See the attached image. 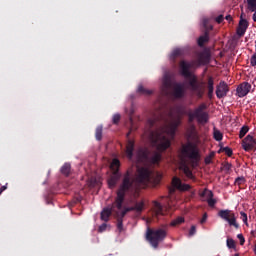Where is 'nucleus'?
I'll return each mask as SVG.
<instances>
[{"instance_id":"f257e3e1","label":"nucleus","mask_w":256,"mask_h":256,"mask_svg":"<svg viewBox=\"0 0 256 256\" xmlns=\"http://www.w3.org/2000/svg\"><path fill=\"white\" fill-rule=\"evenodd\" d=\"M159 119L163 121L162 127L155 131L148 130L144 133V137L150 141L152 147H154L157 152L149 158V156H147V150H138L136 155V177L133 178V172L131 170L126 172L122 185L117 192L116 201L113 203L112 207H106L101 212L102 221H109L111 213H116L118 217L127 215L129 211L141 213V211L145 209V203L143 201L136 203L134 207L123 208L125 195L129 194L137 197L140 189H145V187H149V185L152 187L159 185L161 174L154 171L152 165H157V163L161 161V153L171 147V141H173L175 137V131H177V127L181 125V114H169L167 118L163 115L154 117L148 120L149 127H153Z\"/></svg>"},{"instance_id":"f03ea898","label":"nucleus","mask_w":256,"mask_h":256,"mask_svg":"<svg viewBox=\"0 0 256 256\" xmlns=\"http://www.w3.org/2000/svg\"><path fill=\"white\" fill-rule=\"evenodd\" d=\"M187 143L183 144L179 150V169L183 171L188 179H195L193 172H191L190 167H197L199 159H201V154L199 153V145L201 141L197 135V130L195 126H191L187 130Z\"/></svg>"},{"instance_id":"7ed1b4c3","label":"nucleus","mask_w":256,"mask_h":256,"mask_svg":"<svg viewBox=\"0 0 256 256\" xmlns=\"http://www.w3.org/2000/svg\"><path fill=\"white\" fill-rule=\"evenodd\" d=\"M203 61L199 60L187 62L185 60H182L180 62V72L185 79H187L190 90L195 93L199 98L203 97V93H205V84L203 82L197 81V77L191 73V69H195V67H199V65H202Z\"/></svg>"},{"instance_id":"20e7f679","label":"nucleus","mask_w":256,"mask_h":256,"mask_svg":"<svg viewBox=\"0 0 256 256\" xmlns=\"http://www.w3.org/2000/svg\"><path fill=\"white\" fill-rule=\"evenodd\" d=\"M161 93L162 95L171 93L174 99H181L185 97V84L173 83L171 74L166 73L162 79Z\"/></svg>"},{"instance_id":"39448f33","label":"nucleus","mask_w":256,"mask_h":256,"mask_svg":"<svg viewBox=\"0 0 256 256\" xmlns=\"http://www.w3.org/2000/svg\"><path fill=\"white\" fill-rule=\"evenodd\" d=\"M167 237V232L163 229H157L153 230L151 228L147 229L146 232V239L149 241V243L154 247V249H157L159 247V243L163 241Z\"/></svg>"},{"instance_id":"423d86ee","label":"nucleus","mask_w":256,"mask_h":256,"mask_svg":"<svg viewBox=\"0 0 256 256\" xmlns=\"http://www.w3.org/2000/svg\"><path fill=\"white\" fill-rule=\"evenodd\" d=\"M218 217H221L223 221H226L230 227H234L235 229H239V223H237V216L235 212L232 210H220L218 212Z\"/></svg>"},{"instance_id":"0eeeda50","label":"nucleus","mask_w":256,"mask_h":256,"mask_svg":"<svg viewBox=\"0 0 256 256\" xmlns=\"http://www.w3.org/2000/svg\"><path fill=\"white\" fill-rule=\"evenodd\" d=\"M120 165L121 162H119L118 159H113L112 163L110 164V169L112 171V176L110 177V179H108V187H110V189H113V187L117 185V181H119V177H121V175L119 174Z\"/></svg>"},{"instance_id":"6e6552de","label":"nucleus","mask_w":256,"mask_h":256,"mask_svg":"<svg viewBox=\"0 0 256 256\" xmlns=\"http://www.w3.org/2000/svg\"><path fill=\"white\" fill-rule=\"evenodd\" d=\"M207 106L205 104H201L194 112L189 114L190 120L197 119L199 123H207L209 116L205 111Z\"/></svg>"},{"instance_id":"1a4fd4ad","label":"nucleus","mask_w":256,"mask_h":256,"mask_svg":"<svg viewBox=\"0 0 256 256\" xmlns=\"http://www.w3.org/2000/svg\"><path fill=\"white\" fill-rule=\"evenodd\" d=\"M175 189H178V191H189V189H191V186L188 184H182L181 179L174 177L172 179V188H170V195H173V193H175Z\"/></svg>"},{"instance_id":"9d476101","label":"nucleus","mask_w":256,"mask_h":256,"mask_svg":"<svg viewBox=\"0 0 256 256\" xmlns=\"http://www.w3.org/2000/svg\"><path fill=\"white\" fill-rule=\"evenodd\" d=\"M242 147L246 151H255L256 149V140L255 137L251 134L247 135L242 141Z\"/></svg>"},{"instance_id":"9b49d317","label":"nucleus","mask_w":256,"mask_h":256,"mask_svg":"<svg viewBox=\"0 0 256 256\" xmlns=\"http://www.w3.org/2000/svg\"><path fill=\"white\" fill-rule=\"evenodd\" d=\"M200 197L202 201H207L209 207H215V203H217V200L213 198V192L209 189H204L202 192H200Z\"/></svg>"},{"instance_id":"f8f14e48","label":"nucleus","mask_w":256,"mask_h":256,"mask_svg":"<svg viewBox=\"0 0 256 256\" xmlns=\"http://www.w3.org/2000/svg\"><path fill=\"white\" fill-rule=\"evenodd\" d=\"M249 28V22L243 17L240 18L236 33L238 37H243Z\"/></svg>"},{"instance_id":"ddd939ff","label":"nucleus","mask_w":256,"mask_h":256,"mask_svg":"<svg viewBox=\"0 0 256 256\" xmlns=\"http://www.w3.org/2000/svg\"><path fill=\"white\" fill-rule=\"evenodd\" d=\"M249 91H251V84L243 82L237 87L236 93L238 97H246V95H249Z\"/></svg>"},{"instance_id":"4468645a","label":"nucleus","mask_w":256,"mask_h":256,"mask_svg":"<svg viewBox=\"0 0 256 256\" xmlns=\"http://www.w3.org/2000/svg\"><path fill=\"white\" fill-rule=\"evenodd\" d=\"M229 91V87L227 86V84L225 82H221L216 90V95L219 99L225 97V95H227V92Z\"/></svg>"},{"instance_id":"2eb2a0df","label":"nucleus","mask_w":256,"mask_h":256,"mask_svg":"<svg viewBox=\"0 0 256 256\" xmlns=\"http://www.w3.org/2000/svg\"><path fill=\"white\" fill-rule=\"evenodd\" d=\"M135 148V142L133 140H128L126 145V155L128 159H133V149Z\"/></svg>"},{"instance_id":"dca6fc26","label":"nucleus","mask_w":256,"mask_h":256,"mask_svg":"<svg viewBox=\"0 0 256 256\" xmlns=\"http://www.w3.org/2000/svg\"><path fill=\"white\" fill-rule=\"evenodd\" d=\"M153 213L156 215V217H159V215H165V211H163V206L157 201H154L153 204Z\"/></svg>"},{"instance_id":"f3484780","label":"nucleus","mask_w":256,"mask_h":256,"mask_svg":"<svg viewBox=\"0 0 256 256\" xmlns=\"http://www.w3.org/2000/svg\"><path fill=\"white\" fill-rule=\"evenodd\" d=\"M209 41V34H205L203 36H200L198 39V45L200 47H203L205 45V43H207Z\"/></svg>"},{"instance_id":"a211bd4d","label":"nucleus","mask_w":256,"mask_h":256,"mask_svg":"<svg viewBox=\"0 0 256 256\" xmlns=\"http://www.w3.org/2000/svg\"><path fill=\"white\" fill-rule=\"evenodd\" d=\"M213 135L215 141H222L223 140V133L221 131L217 130V128H214Z\"/></svg>"},{"instance_id":"6ab92c4d","label":"nucleus","mask_w":256,"mask_h":256,"mask_svg":"<svg viewBox=\"0 0 256 256\" xmlns=\"http://www.w3.org/2000/svg\"><path fill=\"white\" fill-rule=\"evenodd\" d=\"M181 223H185V218L179 216L175 220L171 222V227H177V225H181Z\"/></svg>"},{"instance_id":"aec40b11","label":"nucleus","mask_w":256,"mask_h":256,"mask_svg":"<svg viewBox=\"0 0 256 256\" xmlns=\"http://www.w3.org/2000/svg\"><path fill=\"white\" fill-rule=\"evenodd\" d=\"M70 171H71V164L69 163L64 164L61 168V173L63 175H69Z\"/></svg>"},{"instance_id":"412c9836","label":"nucleus","mask_w":256,"mask_h":256,"mask_svg":"<svg viewBox=\"0 0 256 256\" xmlns=\"http://www.w3.org/2000/svg\"><path fill=\"white\" fill-rule=\"evenodd\" d=\"M226 243H227L228 249H234V250L237 249V244L235 243V240H233V238H228Z\"/></svg>"},{"instance_id":"4be33fe9","label":"nucleus","mask_w":256,"mask_h":256,"mask_svg":"<svg viewBox=\"0 0 256 256\" xmlns=\"http://www.w3.org/2000/svg\"><path fill=\"white\" fill-rule=\"evenodd\" d=\"M249 11H256V0H246Z\"/></svg>"},{"instance_id":"5701e85b","label":"nucleus","mask_w":256,"mask_h":256,"mask_svg":"<svg viewBox=\"0 0 256 256\" xmlns=\"http://www.w3.org/2000/svg\"><path fill=\"white\" fill-rule=\"evenodd\" d=\"M214 87H213V79L209 78L208 80V95L211 97L213 95Z\"/></svg>"},{"instance_id":"b1692460","label":"nucleus","mask_w":256,"mask_h":256,"mask_svg":"<svg viewBox=\"0 0 256 256\" xmlns=\"http://www.w3.org/2000/svg\"><path fill=\"white\" fill-rule=\"evenodd\" d=\"M102 137H103V127L99 126L96 129V139H97V141H101Z\"/></svg>"},{"instance_id":"393cba45","label":"nucleus","mask_w":256,"mask_h":256,"mask_svg":"<svg viewBox=\"0 0 256 256\" xmlns=\"http://www.w3.org/2000/svg\"><path fill=\"white\" fill-rule=\"evenodd\" d=\"M247 133H249V127L248 126H243L240 130V134H239V137L240 139H243V137L245 135H247Z\"/></svg>"},{"instance_id":"a878e982","label":"nucleus","mask_w":256,"mask_h":256,"mask_svg":"<svg viewBox=\"0 0 256 256\" xmlns=\"http://www.w3.org/2000/svg\"><path fill=\"white\" fill-rule=\"evenodd\" d=\"M138 93H142V95H151V91L145 89L142 85L138 87Z\"/></svg>"},{"instance_id":"bb28decb","label":"nucleus","mask_w":256,"mask_h":256,"mask_svg":"<svg viewBox=\"0 0 256 256\" xmlns=\"http://www.w3.org/2000/svg\"><path fill=\"white\" fill-rule=\"evenodd\" d=\"M173 57H179V55H183V49L177 48L172 53Z\"/></svg>"},{"instance_id":"cd10ccee","label":"nucleus","mask_w":256,"mask_h":256,"mask_svg":"<svg viewBox=\"0 0 256 256\" xmlns=\"http://www.w3.org/2000/svg\"><path fill=\"white\" fill-rule=\"evenodd\" d=\"M240 219L243 221L244 224L249 225V223H247V213L240 212Z\"/></svg>"},{"instance_id":"c85d7f7f","label":"nucleus","mask_w":256,"mask_h":256,"mask_svg":"<svg viewBox=\"0 0 256 256\" xmlns=\"http://www.w3.org/2000/svg\"><path fill=\"white\" fill-rule=\"evenodd\" d=\"M120 218L118 219V223H117V229L119 231H123V217L119 216Z\"/></svg>"},{"instance_id":"c756f323","label":"nucleus","mask_w":256,"mask_h":256,"mask_svg":"<svg viewBox=\"0 0 256 256\" xmlns=\"http://www.w3.org/2000/svg\"><path fill=\"white\" fill-rule=\"evenodd\" d=\"M119 121H121V115L115 114L113 116V123L117 124V123H119Z\"/></svg>"},{"instance_id":"7c9ffc66","label":"nucleus","mask_w":256,"mask_h":256,"mask_svg":"<svg viewBox=\"0 0 256 256\" xmlns=\"http://www.w3.org/2000/svg\"><path fill=\"white\" fill-rule=\"evenodd\" d=\"M237 237L240 241V245H245V237H243V234H238Z\"/></svg>"},{"instance_id":"2f4dec72","label":"nucleus","mask_w":256,"mask_h":256,"mask_svg":"<svg viewBox=\"0 0 256 256\" xmlns=\"http://www.w3.org/2000/svg\"><path fill=\"white\" fill-rule=\"evenodd\" d=\"M195 233H197V228L195 226H192L189 231L190 237H192V235H194Z\"/></svg>"},{"instance_id":"473e14b6","label":"nucleus","mask_w":256,"mask_h":256,"mask_svg":"<svg viewBox=\"0 0 256 256\" xmlns=\"http://www.w3.org/2000/svg\"><path fill=\"white\" fill-rule=\"evenodd\" d=\"M103 231H107V224H102L99 227V233H103Z\"/></svg>"},{"instance_id":"72a5a7b5","label":"nucleus","mask_w":256,"mask_h":256,"mask_svg":"<svg viewBox=\"0 0 256 256\" xmlns=\"http://www.w3.org/2000/svg\"><path fill=\"white\" fill-rule=\"evenodd\" d=\"M207 19H204V27H206V29H212V26L211 25H208L207 26Z\"/></svg>"},{"instance_id":"f704fd0d","label":"nucleus","mask_w":256,"mask_h":256,"mask_svg":"<svg viewBox=\"0 0 256 256\" xmlns=\"http://www.w3.org/2000/svg\"><path fill=\"white\" fill-rule=\"evenodd\" d=\"M207 221V214H204L202 219L200 220V223H205Z\"/></svg>"},{"instance_id":"c9c22d12","label":"nucleus","mask_w":256,"mask_h":256,"mask_svg":"<svg viewBox=\"0 0 256 256\" xmlns=\"http://www.w3.org/2000/svg\"><path fill=\"white\" fill-rule=\"evenodd\" d=\"M216 21H217V23H222L223 22V16H218L216 18Z\"/></svg>"},{"instance_id":"e433bc0d","label":"nucleus","mask_w":256,"mask_h":256,"mask_svg":"<svg viewBox=\"0 0 256 256\" xmlns=\"http://www.w3.org/2000/svg\"><path fill=\"white\" fill-rule=\"evenodd\" d=\"M226 153L229 157H231V155H233V151H231V149H227Z\"/></svg>"},{"instance_id":"4c0bfd02","label":"nucleus","mask_w":256,"mask_h":256,"mask_svg":"<svg viewBox=\"0 0 256 256\" xmlns=\"http://www.w3.org/2000/svg\"><path fill=\"white\" fill-rule=\"evenodd\" d=\"M5 189H7L6 186H2V187L0 188V195H1V193H3V191H5Z\"/></svg>"},{"instance_id":"58836bf2","label":"nucleus","mask_w":256,"mask_h":256,"mask_svg":"<svg viewBox=\"0 0 256 256\" xmlns=\"http://www.w3.org/2000/svg\"><path fill=\"white\" fill-rule=\"evenodd\" d=\"M255 12H254V14H253V16H252V19H253V21L254 22H256V10H254Z\"/></svg>"},{"instance_id":"ea45409f","label":"nucleus","mask_w":256,"mask_h":256,"mask_svg":"<svg viewBox=\"0 0 256 256\" xmlns=\"http://www.w3.org/2000/svg\"><path fill=\"white\" fill-rule=\"evenodd\" d=\"M227 21H231V15L226 16Z\"/></svg>"},{"instance_id":"a19ab883","label":"nucleus","mask_w":256,"mask_h":256,"mask_svg":"<svg viewBox=\"0 0 256 256\" xmlns=\"http://www.w3.org/2000/svg\"><path fill=\"white\" fill-rule=\"evenodd\" d=\"M129 135H131V132H129V133L127 134V137H129Z\"/></svg>"},{"instance_id":"79ce46f5","label":"nucleus","mask_w":256,"mask_h":256,"mask_svg":"<svg viewBox=\"0 0 256 256\" xmlns=\"http://www.w3.org/2000/svg\"><path fill=\"white\" fill-rule=\"evenodd\" d=\"M234 256H239V254H235Z\"/></svg>"}]
</instances>
